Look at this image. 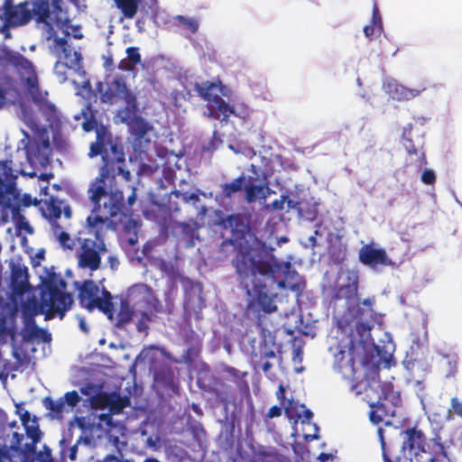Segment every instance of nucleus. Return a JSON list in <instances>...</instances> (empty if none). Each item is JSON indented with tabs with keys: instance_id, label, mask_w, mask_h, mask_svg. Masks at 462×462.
<instances>
[{
	"instance_id": "obj_54",
	"label": "nucleus",
	"mask_w": 462,
	"mask_h": 462,
	"mask_svg": "<svg viewBox=\"0 0 462 462\" xmlns=\"http://www.w3.org/2000/svg\"><path fill=\"white\" fill-rule=\"evenodd\" d=\"M364 33L369 40L373 39L374 34H378V27L370 23L364 27Z\"/></svg>"
},
{
	"instance_id": "obj_1",
	"label": "nucleus",
	"mask_w": 462,
	"mask_h": 462,
	"mask_svg": "<svg viewBox=\"0 0 462 462\" xmlns=\"http://www.w3.org/2000/svg\"><path fill=\"white\" fill-rule=\"evenodd\" d=\"M223 229L230 230V237L223 245H232L236 254L231 261L237 275V282L250 298L248 308L255 313L256 326L265 344H275V335L270 330L262 318V314H270L277 310L275 295L268 293L267 284L277 283L284 288L285 278L290 273V261L281 262L273 254L274 249L260 240L245 223L240 214H232L220 222Z\"/></svg>"
},
{
	"instance_id": "obj_43",
	"label": "nucleus",
	"mask_w": 462,
	"mask_h": 462,
	"mask_svg": "<svg viewBox=\"0 0 462 462\" xmlns=\"http://www.w3.org/2000/svg\"><path fill=\"white\" fill-rule=\"evenodd\" d=\"M62 399L65 402V407L68 406L69 411L80 402V396L77 391L67 392Z\"/></svg>"
},
{
	"instance_id": "obj_53",
	"label": "nucleus",
	"mask_w": 462,
	"mask_h": 462,
	"mask_svg": "<svg viewBox=\"0 0 462 462\" xmlns=\"http://www.w3.org/2000/svg\"><path fill=\"white\" fill-rule=\"evenodd\" d=\"M40 334L44 336L43 340H46L47 337H49V335L47 334V332L44 329L39 328L35 324H33L31 328L29 337H39Z\"/></svg>"
},
{
	"instance_id": "obj_51",
	"label": "nucleus",
	"mask_w": 462,
	"mask_h": 462,
	"mask_svg": "<svg viewBox=\"0 0 462 462\" xmlns=\"http://www.w3.org/2000/svg\"><path fill=\"white\" fill-rule=\"evenodd\" d=\"M297 409V404L292 401H288V404L284 407L285 414L289 419H300V415L294 411Z\"/></svg>"
},
{
	"instance_id": "obj_16",
	"label": "nucleus",
	"mask_w": 462,
	"mask_h": 462,
	"mask_svg": "<svg viewBox=\"0 0 462 462\" xmlns=\"http://www.w3.org/2000/svg\"><path fill=\"white\" fill-rule=\"evenodd\" d=\"M92 203L94 204V208L86 219V233L93 236L95 237L93 240L105 241L106 232L114 223H116V221L113 220L116 217L108 216V208H106L105 207L104 209L106 212L104 215L99 214L101 208L100 200L97 204L96 202Z\"/></svg>"
},
{
	"instance_id": "obj_59",
	"label": "nucleus",
	"mask_w": 462,
	"mask_h": 462,
	"mask_svg": "<svg viewBox=\"0 0 462 462\" xmlns=\"http://www.w3.org/2000/svg\"><path fill=\"white\" fill-rule=\"evenodd\" d=\"M171 194H172L175 198H177V199L180 198V199H182V201H183V202H186V203H187V202H189V195L190 193H188V192H181L180 190L176 189V190H173V191L171 192Z\"/></svg>"
},
{
	"instance_id": "obj_15",
	"label": "nucleus",
	"mask_w": 462,
	"mask_h": 462,
	"mask_svg": "<svg viewBox=\"0 0 462 462\" xmlns=\"http://www.w3.org/2000/svg\"><path fill=\"white\" fill-rule=\"evenodd\" d=\"M132 192L125 203V196L122 190H115L109 194L108 201L104 203V207L108 208V216L119 217L118 221L122 222L123 217H132L134 215L133 206L136 202V188L130 186Z\"/></svg>"
},
{
	"instance_id": "obj_61",
	"label": "nucleus",
	"mask_w": 462,
	"mask_h": 462,
	"mask_svg": "<svg viewBox=\"0 0 462 462\" xmlns=\"http://www.w3.org/2000/svg\"><path fill=\"white\" fill-rule=\"evenodd\" d=\"M107 262H108V263H109V265H110L112 270L117 269V267L119 265V261H118L116 256H115V255L108 256Z\"/></svg>"
},
{
	"instance_id": "obj_47",
	"label": "nucleus",
	"mask_w": 462,
	"mask_h": 462,
	"mask_svg": "<svg viewBox=\"0 0 462 462\" xmlns=\"http://www.w3.org/2000/svg\"><path fill=\"white\" fill-rule=\"evenodd\" d=\"M152 320V318L147 312H143L140 319L136 324V328L139 332H144L148 329L147 323Z\"/></svg>"
},
{
	"instance_id": "obj_42",
	"label": "nucleus",
	"mask_w": 462,
	"mask_h": 462,
	"mask_svg": "<svg viewBox=\"0 0 462 462\" xmlns=\"http://www.w3.org/2000/svg\"><path fill=\"white\" fill-rule=\"evenodd\" d=\"M175 24L187 28L191 33H195L199 30V22L193 18H188L183 15L174 17Z\"/></svg>"
},
{
	"instance_id": "obj_31",
	"label": "nucleus",
	"mask_w": 462,
	"mask_h": 462,
	"mask_svg": "<svg viewBox=\"0 0 462 462\" xmlns=\"http://www.w3.org/2000/svg\"><path fill=\"white\" fill-rule=\"evenodd\" d=\"M69 226V221L65 222L60 226H56L51 229V231L55 238L64 249L72 250L76 245V240L66 231Z\"/></svg>"
},
{
	"instance_id": "obj_41",
	"label": "nucleus",
	"mask_w": 462,
	"mask_h": 462,
	"mask_svg": "<svg viewBox=\"0 0 462 462\" xmlns=\"http://www.w3.org/2000/svg\"><path fill=\"white\" fill-rule=\"evenodd\" d=\"M378 437L380 439L381 448H382V456L384 462H406L405 458L401 457H395L394 459L391 458V454L389 450L386 448V443L383 438V430L379 428L377 430Z\"/></svg>"
},
{
	"instance_id": "obj_20",
	"label": "nucleus",
	"mask_w": 462,
	"mask_h": 462,
	"mask_svg": "<svg viewBox=\"0 0 462 462\" xmlns=\"http://www.w3.org/2000/svg\"><path fill=\"white\" fill-rule=\"evenodd\" d=\"M359 261L366 266L374 268L378 265L390 266L393 261L383 248H375L373 245H363L358 252Z\"/></svg>"
},
{
	"instance_id": "obj_26",
	"label": "nucleus",
	"mask_w": 462,
	"mask_h": 462,
	"mask_svg": "<svg viewBox=\"0 0 462 462\" xmlns=\"http://www.w3.org/2000/svg\"><path fill=\"white\" fill-rule=\"evenodd\" d=\"M226 108L225 110L223 109L219 112V119L221 122H227L230 116L241 118L244 121L250 117L251 110L245 103H236L231 106L226 102Z\"/></svg>"
},
{
	"instance_id": "obj_39",
	"label": "nucleus",
	"mask_w": 462,
	"mask_h": 462,
	"mask_svg": "<svg viewBox=\"0 0 462 462\" xmlns=\"http://www.w3.org/2000/svg\"><path fill=\"white\" fill-rule=\"evenodd\" d=\"M217 399L227 409L230 404L235 402L234 392L229 387H223L215 391Z\"/></svg>"
},
{
	"instance_id": "obj_50",
	"label": "nucleus",
	"mask_w": 462,
	"mask_h": 462,
	"mask_svg": "<svg viewBox=\"0 0 462 462\" xmlns=\"http://www.w3.org/2000/svg\"><path fill=\"white\" fill-rule=\"evenodd\" d=\"M421 181L427 185H432L436 181V175L432 170L426 169L421 174Z\"/></svg>"
},
{
	"instance_id": "obj_5",
	"label": "nucleus",
	"mask_w": 462,
	"mask_h": 462,
	"mask_svg": "<svg viewBox=\"0 0 462 462\" xmlns=\"http://www.w3.org/2000/svg\"><path fill=\"white\" fill-rule=\"evenodd\" d=\"M4 60L20 75L32 102L38 106L46 121L51 125L58 123L60 121L58 110L55 105L48 100V92H42L40 89L38 76L32 62L20 52L11 50L4 52Z\"/></svg>"
},
{
	"instance_id": "obj_62",
	"label": "nucleus",
	"mask_w": 462,
	"mask_h": 462,
	"mask_svg": "<svg viewBox=\"0 0 462 462\" xmlns=\"http://www.w3.org/2000/svg\"><path fill=\"white\" fill-rule=\"evenodd\" d=\"M277 399L282 402V404H284L285 402V388L282 384H280L279 389L276 393Z\"/></svg>"
},
{
	"instance_id": "obj_38",
	"label": "nucleus",
	"mask_w": 462,
	"mask_h": 462,
	"mask_svg": "<svg viewBox=\"0 0 462 462\" xmlns=\"http://www.w3.org/2000/svg\"><path fill=\"white\" fill-rule=\"evenodd\" d=\"M82 115L85 118V120L82 123V129L88 133L96 129V134L98 130H101V128H97V121L95 117V115L93 111L91 110L90 105H88L86 107V110L82 111ZM102 129L106 130L107 133L108 131L102 127Z\"/></svg>"
},
{
	"instance_id": "obj_45",
	"label": "nucleus",
	"mask_w": 462,
	"mask_h": 462,
	"mask_svg": "<svg viewBox=\"0 0 462 462\" xmlns=\"http://www.w3.org/2000/svg\"><path fill=\"white\" fill-rule=\"evenodd\" d=\"M127 59L130 60V63H133L134 65H138L142 62V57L139 52L138 47H128L125 51Z\"/></svg>"
},
{
	"instance_id": "obj_58",
	"label": "nucleus",
	"mask_w": 462,
	"mask_h": 462,
	"mask_svg": "<svg viewBox=\"0 0 462 462\" xmlns=\"http://www.w3.org/2000/svg\"><path fill=\"white\" fill-rule=\"evenodd\" d=\"M103 462H133V461L130 459H121L114 454H109L104 457Z\"/></svg>"
},
{
	"instance_id": "obj_57",
	"label": "nucleus",
	"mask_w": 462,
	"mask_h": 462,
	"mask_svg": "<svg viewBox=\"0 0 462 462\" xmlns=\"http://www.w3.org/2000/svg\"><path fill=\"white\" fill-rule=\"evenodd\" d=\"M282 415V408L277 405L272 406L267 413L268 418L272 419Z\"/></svg>"
},
{
	"instance_id": "obj_3",
	"label": "nucleus",
	"mask_w": 462,
	"mask_h": 462,
	"mask_svg": "<svg viewBox=\"0 0 462 462\" xmlns=\"http://www.w3.org/2000/svg\"><path fill=\"white\" fill-rule=\"evenodd\" d=\"M88 155L89 157L102 156L99 174L88 189L90 200L97 204L103 197L107 195L106 180L121 175L125 180L129 181L132 175L128 170L125 169V156L122 146L116 143L111 134L104 129L97 131L96 141L90 144Z\"/></svg>"
},
{
	"instance_id": "obj_32",
	"label": "nucleus",
	"mask_w": 462,
	"mask_h": 462,
	"mask_svg": "<svg viewBox=\"0 0 462 462\" xmlns=\"http://www.w3.org/2000/svg\"><path fill=\"white\" fill-rule=\"evenodd\" d=\"M246 178L245 175L234 179L231 182H226L220 185L221 195L224 199H231L232 196L245 188Z\"/></svg>"
},
{
	"instance_id": "obj_34",
	"label": "nucleus",
	"mask_w": 462,
	"mask_h": 462,
	"mask_svg": "<svg viewBox=\"0 0 462 462\" xmlns=\"http://www.w3.org/2000/svg\"><path fill=\"white\" fill-rule=\"evenodd\" d=\"M64 6H65V9L67 12L69 22L66 23V24H64L62 23L51 21V26H53L55 24L56 26L60 27L64 32L66 37L71 35L74 39L81 40L84 37V35L81 32V26L80 25H72L70 23L71 19H70V15L69 13V6L65 1H64Z\"/></svg>"
},
{
	"instance_id": "obj_28",
	"label": "nucleus",
	"mask_w": 462,
	"mask_h": 462,
	"mask_svg": "<svg viewBox=\"0 0 462 462\" xmlns=\"http://www.w3.org/2000/svg\"><path fill=\"white\" fill-rule=\"evenodd\" d=\"M245 199L248 203L255 202L257 199L265 200L266 198L273 191L267 184H249L245 185Z\"/></svg>"
},
{
	"instance_id": "obj_36",
	"label": "nucleus",
	"mask_w": 462,
	"mask_h": 462,
	"mask_svg": "<svg viewBox=\"0 0 462 462\" xmlns=\"http://www.w3.org/2000/svg\"><path fill=\"white\" fill-rule=\"evenodd\" d=\"M140 1L141 0H114L116 6L127 19H132L135 16Z\"/></svg>"
},
{
	"instance_id": "obj_33",
	"label": "nucleus",
	"mask_w": 462,
	"mask_h": 462,
	"mask_svg": "<svg viewBox=\"0 0 462 462\" xmlns=\"http://www.w3.org/2000/svg\"><path fill=\"white\" fill-rule=\"evenodd\" d=\"M43 405L50 411V415L53 419H62L63 412L69 411L65 407V402L62 398L54 401L51 397L47 396L43 399Z\"/></svg>"
},
{
	"instance_id": "obj_25",
	"label": "nucleus",
	"mask_w": 462,
	"mask_h": 462,
	"mask_svg": "<svg viewBox=\"0 0 462 462\" xmlns=\"http://www.w3.org/2000/svg\"><path fill=\"white\" fill-rule=\"evenodd\" d=\"M75 57L78 58L73 59V61L65 62L63 60H57L55 62L53 72L60 83H65L68 80L69 69L79 71L82 69V56L75 54Z\"/></svg>"
},
{
	"instance_id": "obj_12",
	"label": "nucleus",
	"mask_w": 462,
	"mask_h": 462,
	"mask_svg": "<svg viewBox=\"0 0 462 462\" xmlns=\"http://www.w3.org/2000/svg\"><path fill=\"white\" fill-rule=\"evenodd\" d=\"M137 108H122L118 111L117 115L121 122L128 126L129 132L133 136V143L135 149L141 150L143 143L149 144L150 139L145 138L148 132L152 129V126L141 116L136 114Z\"/></svg>"
},
{
	"instance_id": "obj_49",
	"label": "nucleus",
	"mask_w": 462,
	"mask_h": 462,
	"mask_svg": "<svg viewBox=\"0 0 462 462\" xmlns=\"http://www.w3.org/2000/svg\"><path fill=\"white\" fill-rule=\"evenodd\" d=\"M450 412L462 417V401H460L457 397H453L450 401Z\"/></svg>"
},
{
	"instance_id": "obj_56",
	"label": "nucleus",
	"mask_w": 462,
	"mask_h": 462,
	"mask_svg": "<svg viewBox=\"0 0 462 462\" xmlns=\"http://www.w3.org/2000/svg\"><path fill=\"white\" fill-rule=\"evenodd\" d=\"M299 213L305 218L309 220H314L317 217L318 211L316 208H313L311 210H308L306 213H303V208L299 209Z\"/></svg>"
},
{
	"instance_id": "obj_2",
	"label": "nucleus",
	"mask_w": 462,
	"mask_h": 462,
	"mask_svg": "<svg viewBox=\"0 0 462 462\" xmlns=\"http://www.w3.org/2000/svg\"><path fill=\"white\" fill-rule=\"evenodd\" d=\"M32 5L28 1L15 5L14 0H5L0 7V32L7 35L11 28L24 26L33 17L45 29L51 21L64 24L69 22L64 0H33Z\"/></svg>"
},
{
	"instance_id": "obj_21",
	"label": "nucleus",
	"mask_w": 462,
	"mask_h": 462,
	"mask_svg": "<svg viewBox=\"0 0 462 462\" xmlns=\"http://www.w3.org/2000/svg\"><path fill=\"white\" fill-rule=\"evenodd\" d=\"M23 149L29 162L32 164H42L48 159L50 142L48 139L42 140L41 142L36 140H28Z\"/></svg>"
},
{
	"instance_id": "obj_6",
	"label": "nucleus",
	"mask_w": 462,
	"mask_h": 462,
	"mask_svg": "<svg viewBox=\"0 0 462 462\" xmlns=\"http://www.w3.org/2000/svg\"><path fill=\"white\" fill-rule=\"evenodd\" d=\"M366 364L365 346L363 339H355L352 337L347 346H337V351L334 353V367L343 378L351 382L350 390L356 395L363 392L361 370Z\"/></svg>"
},
{
	"instance_id": "obj_14",
	"label": "nucleus",
	"mask_w": 462,
	"mask_h": 462,
	"mask_svg": "<svg viewBox=\"0 0 462 462\" xmlns=\"http://www.w3.org/2000/svg\"><path fill=\"white\" fill-rule=\"evenodd\" d=\"M100 100L108 105L124 102L125 104L124 108H137L136 96L127 87L123 76H116L113 79L106 89L101 92Z\"/></svg>"
},
{
	"instance_id": "obj_18",
	"label": "nucleus",
	"mask_w": 462,
	"mask_h": 462,
	"mask_svg": "<svg viewBox=\"0 0 462 462\" xmlns=\"http://www.w3.org/2000/svg\"><path fill=\"white\" fill-rule=\"evenodd\" d=\"M42 212V216L50 222L51 229L61 225L59 223L61 214L64 216L65 222H69L72 216L69 205L65 200L54 196H51L49 199L44 201Z\"/></svg>"
},
{
	"instance_id": "obj_63",
	"label": "nucleus",
	"mask_w": 462,
	"mask_h": 462,
	"mask_svg": "<svg viewBox=\"0 0 462 462\" xmlns=\"http://www.w3.org/2000/svg\"><path fill=\"white\" fill-rule=\"evenodd\" d=\"M312 417H313V413H312V411H311L310 410H309V409H306V410L304 411V419L302 420V421H301V422H302V423H304V422H310V420L312 419Z\"/></svg>"
},
{
	"instance_id": "obj_13",
	"label": "nucleus",
	"mask_w": 462,
	"mask_h": 462,
	"mask_svg": "<svg viewBox=\"0 0 462 462\" xmlns=\"http://www.w3.org/2000/svg\"><path fill=\"white\" fill-rule=\"evenodd\" d=\"M358 283V271L341 269L332 288L331 301L345 300L347 303H350L357 298Z\"/></svg>"
},
{
	"instance_id": "obj_60",
	"label": "nucleus",
	"mask_w": 462,
	"mask_h": 462,
	"mask_svg": "<svg viewBox=\"0 0 462 462\" xmlns=\"http://www.w3.org/2000/svg\"><path fill=\"white\" fill-rule=\"evenodd\" d=\"M27 434L34 442L39 440L40 430H39L38 427L28 430Z\"/></svg>"
},
{
	"instance_id": "obj_30",
	"label": "nucleus",
	"mask_w": 462,
	"mask_h": 462,
	"mask_svg": "<svg viewBox=\"0 0 462 462\" xmlns=\"http://www.w3.org/2000/svg\"><path fill=\"white\" fill-rule=\"evenodd\" d=\"M380 393L377 402L388 401L395 407L402 405V398L398 392L394 391L393 385L391 383L383 382L379 383Z\"/></svg>"
},
{
	"instance_id": "obj_9",
	"label": "nucleus",
	"mask_w": 462,
	"mask_h": 462,
	"mask_svg": "<svg viewBox=\"0 0 462 462\" xmlns=\"http://www.w3.org/2000/svg\"><path fill=\"white\" fill-rule=\"evenodd\" d=\"M374 300L365 299L355 308L348 309L351 317L346 314L337 321L338 328L345 333L349 332L352 336L354 329L360 336L359 339L364 340V337L369 334L370 330L376 322V312L374 310Z\"/></svg>"
},
{
	"instance_id": "obj_24",
	"label": "nucleus",
	"mask_w": 462,
	"mask_h": 462,
	"mask_svg": "<svg viewBox=\"0 0 462 462\" xmlns=\"http://www.w3.org/2000/svg\"><path fill=\"white\" fill-rule=\"evenodd\" d=\"M388 94L398 101H407L419 96L422 90L406 88L395 80L388 81L385 85Z\"/></svg>"
},
{
	"instance_id": "obj_27",
	"label": "nucleus",
	"mask_w": 462,
	"mask_h": 462,
	"mask_svg": "<svg viewBox=\"0 0 462 462\" xmlns=\"http://www.w3.org/2000/svg\"><path fill=\"white\" fill-rule=\"evenodd\" d=\"M11 285L13 291L17 294H23L28 288V272L26 268L14 266L11 273Z\"/></svg>"
},
{
	"instance_id": "obj_44",
	"label": "nucleus",
	"mask_w": 462,
	"mask_h": 462,
	"mask_svg": "<svg viewBox=\"0 0 462 462\" xmlns=\"http://www.w3.org/2000/svg\"><path fill=\"white\" fill-rule=\"evenodd\" d=\"M371 411H370V420L374 424H379L383 421V417L379 413L381 410L383 409V404L382 402H377L376 403L371 404Z\"/></svg>"
},
{
	"instance_id": "obj_7",
	"label": "nucleus",
	"mask_w": 462,
	"mask_h": 462,
	"mask_svg": "<svg viewBox=\"0 0 462 462\" xmlns=\"http://www.w3.org/2000/svg\"><path fill=\"white\" fill-rule=\"evenodd\" d=\"M66 287V282L60 275L51 273L42 282L40 302L33 303L34 314H45V319H52L55 317L62 319L74 303L72 294L62 291Z\"/></svg>"
},
{
	"instance_id": "obj_35",
	"label": "nucleus",
	"mask_w": 462,
	"mask_h": 462,
	"mask_svg": "<svg viewBox=\"0 0 462 462\" xmlns=\"http://www.w3.org/2000/svg\"><path fill=\"white\" fill-rule=\"evenodd\" d=\"M134 310L130 307L126 300H124L120 304L119 311L116 315V320L115 326L117 328H125L133 319Z\"/></svg>"
},
{
	"instance_id": "obj_40",
	"label": "nucleus",
	"mask_w": 462,
	"mask_h": 462,
	"mask_svg": "<svg viewBox=\"0 0 462 462\" xmlns=\"http://www.w3.org/2000/svg\"><path fill=\"white\" fill-rule=\"evenodd\" d=\"M145 289L148 292V296L145 300V305L149 311L152 313H159L162 311V305L160 300L153 294L152 290L145 286Z\"/></svg>"
},
{
	"instance_id": "obj_64",
	"label": "nucleus",
	"mask_w": 462,
	"mask_h": 462,
	"mask_svg": "<svg viewBox=\"0 0 462 462\" xmlns=\"http://www.w3.org/2000/svg\"><path fill=\"white\" fill-rule=\"evenodd\" d=\"M113 65H114V60H113L112 56L106 58L105 60V63H104L105 68L107 69H111Z\"/></svg>"
},
{
	"instance_id": "obj_55",
	"label": "nucleus",
	"mask_w": 462,
	"mask_h": 462,
	"mask_svg": "<svg viewBox=\"0 0 462 462\" xmlns=\"http://www.w3.org/2000/svg\"><path fill=\"white\" fill-rule=\"evenodd\" d=\"M134 67L135 65L130 63V60L127 58L121 60L118 63V69L121 70L132 71L134 69Z\"/></svg>"
},
{
	"instance_id": "obj_17",
	"label": "nucleus",
	"mask_w": 462,
	"mask_h": 462,
	"mask_svg": "<svg viewBox=\"0 0 462 462\" xmlns=\"http://www.w3.org/2000/svg\"><path fill=\"white\" fill-rule=\"evenodd\" d=\"M45 38L47 41H51L49 46L50 52L59 60L69 62L77 58L75 54L82 56L80 51L73 50L66 37L61 38L57 35V32L53 26H51V23L45 29Z\"/></svg>"
},
{
	"instance_id": "obj_11",
	"label": "nucleus",
	"mask_w": 462,
	"mask_h": 462,
	"mask_svg": "<svg viewBox=\"0 0 462 462\" xmlns=\"http://www.w3.org/2000/svg\"><path fill=\"white\" fill-rule=\"evenodd\" d=\"M225 88L226 87L219 79L216 81L206 80L201 83L197 82L194 85V89L198 95L208 103L209 116L215 119H219L220 110L226 108V101L220 97V94L226 96Z\"/></svg>"
},
{
	"instance_id": "obj_19",
	"label": "nucleus",
	"mask_w": 462,
	"mask_h": 462,
	"mask_svg": "<svg viewBox=\"0 0 462 462\" xmlns=\"http://www.w3.org/2000/svg\"><path fill=\"white\" fill-rule=\"evenodd\" d=\"M130 405L127 396H121L116 392L96 394L92 398V406L95 409H108L111 414H119Z\"/></svg>"
},
{
	"instance_id": "obj_23",
	"label": "nucleus",
	"mask_w": 462,
	"mask_h": 462,
	"mask_svg": "<svg viewBox=\"0 0 462 462\" xmlns=\"http://www.w3.org/2000/svg\"><path fill=\"white\" fill-rule=\"evenodd\" d=\"M98 286L92 280L84 281L80 287H79V304L87 309L88 311H91V306L95 302L96 299L98 297Z\"/></svg>"
},
{
	"instance_id": "obj_4",
	"label": "nucleus",
	"mask_w": 462,
	"mask_h": 462,
	"mask_svg": "<svg viewBox=\"0 0 462 462\" xmlns=\"http://www.w3.org/2000/svg\"><path fill=\"white\" fill-rule=\"evenodd\" d=\"M17 178L13 161L0 160V225L12 221L18 233L25 231L31 235L33 228L23 216V210L39 201L28 193H21L17 188Z\"/></svg>"
},
{
	"instance_id": "obj_46",
	"label": "nucleus",
	"mask_w": 462,
	"mask_h": 462,
	"mask_svg": "<svg viewBox=\"0 0 462 462\" xmlns=\"http://www.w3.org/2000/svg\"><path fill=\"white\" fill-rule=\"evenodd\" d=\"M225 372L230 376H232L234 379L241 381L244 383V385L248 389L247 383L245 381H243V378L247 375V372H240L239 370L233 366H226L225 368Z\"/></svg>"
},
{
	"instance_id": "obj_37",
	"label": "nucleus",
	"mask_w": 462,
	"mask_h": 462,
	"mask_svg": "<svg viewBox=\"0 0 462 462\" xmlns=\"http://www.w3.org/2000/svg\"><path fill=\"white\" fill-rule=\"evenodd\" d=\"M458 356L455 353L442 355V363L447 378H454L457 373Z\"/></svg>"
},
{
	"instance_id": "obj_22",
	"label": "nucleus",
	"mask_w": 462,
	"mask_h": 462,
	"mask_svg": "<svg viewBox=\"0 0 462 462\" xmlns=\"http://www.w3.org/2000/svg\"><path fill=\"white\" fill-rule=\"evenodd\" d=\"M411 125H408L403 128L402 135V143L409 155H415V162L420 165L426 163V158L422 150V143L420 141L414 142L411 136Z\"/></svg>"
},
{
	"instance_id": "obj_52",
	"label": "nucleus",
	"mask_w": 462,
	"mask_h": 462,
	"mask_svg": "<svg viewBox=\"0 0 462 462\" xmlns=\"http://www.w3.org/2000/svg\"><path fill=\"white\" fill-rule=\"evenodd\" d=\"M285 201H287L289 205L291 203V200H290L286 195H282L280 199L272 202L271 207L274 210H282Z\"/></svg>"
},
{
	"instance_id": "obj_10",
	"label": "nucleus",
	"mask_w": 462,
	"mask_h": 462,
	"mask_svg": "<svg viewBox=\"0 0 462 462\" xmlns=\"http://www.w3.org/2000/svg\"><path fill=\"white\" fill-rule=\"evenodd\" d=\"M79 248L76 253L78 266L91 272L101 267L102 256L107 252L105 241L93 238H78Z\"/></svg>"
},
{
	"instance_id": "obj_8",
	"label": "nucleus",
	"mask_w": 462,
	"mask_h": 462,
	"mask_svg": "<svg viewBox=\"0 0 462 462\" xmlns=\"http://www.w3.org/2000/svg\"><path fill=\"white\" fill-rule=\"evenodd\" d=\"M402 434L403 436L402 450L413 451L418 462H444L448 459L447 450L439 435L428 441L425 434L417 427L408 428Z\"/></svg>"
},
{
	"instance_id": "obj_48",
	"label": "nucleus",
	"mask_w": 462,
	"mask_h": 462,
	"mask_svg": "<svg viewBox=\"0 0 462 462\" xmlns=\"http://www.w3.org/2000/svg\"><path fill=\"white\" fill-rule=\"evenodd\" d=\"M371 23L378 27V34L383 32L382 18L380 15L379 9L376 5L374 6Z\"/></svg>"
},
{
	"instance_id": "obj_29",
	"label": "nucleus",
	"mask_w": 462,
	"mask_h": 462,
	"mask_svg": "<svg viewBox=\"0 0 462 462\" xmlns=\"http://www.w3.org/2000/svg\"><path fill=\"white\" fill-rule=\"evenodd\" d=\"M97 309L103 312L111 321L114 319V304L111 293L106 289L102 291V297H97L91 306V311Z\"/></svg>"
}]
</instances>
